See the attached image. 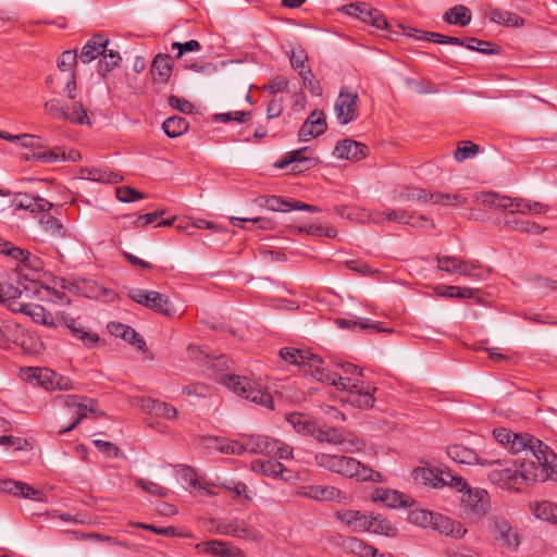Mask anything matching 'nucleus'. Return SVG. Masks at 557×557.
Listing matches in <instances>:
<instances>
[{"mask_svg":"<svg viewBox=\"0 0 557 557\" xmlns=\"http://www.w3.org/2000/svg\"><path fill=\"white\" fill-rule=\"evenodd\" d=\"M434 515L435 512L425 509L413 510L410 512V520L420 527L431 529Z\"/></svg>","mask_w":557,"mask_h":557,"instance_id":"nucleus-57","label":"nucleus"},{"mask_svg":"<svg viewBox=\"0 0 557 557\" xmlns=\"http://www.w3.org/2000/svg\"><path fill=\"white\" fill-rule=\"evenodd\" d=\"M17 209L27 210L32 213L48 212L53 205L47 199L28 194H17L14 199Z\"/></svg>","mask_w":557,"mask_h":557,"instance_id":"nucleus-27","label":"nucleus"},{"mask_svg":"<svg viewBox=\"0 0 557 557\" xmlns=\"http://www.w3.org/2000/svg\"><path fill=\"white\" fill-rule=\"evenodd\" d=\"M75 413L76 418L74 421L69 426L61 429L59 431L60 434H64L74 430L82 420L87 419L90 414H94L96 418L104 416V412L99 410L98 400L87 397H84V399L81 401L77 409L75 410Z\"/></svg>","mask_w":557,"mask_h":557,"instance_id":"nucleus-24","label":"nucleus"},{"mask_svg":"<svg viewBox=\"0 0 557 557\" xmlns=\"http://www.w3.org/2000/svg\"><path fill=\"white\" fill-rule=\"evenodd\" d=\"M25 286H14L12 284H0V304L7 307L14 313L22 312L25 308V302L22 301Z\"/></svg>","mask_w":557,"mask_h":557,"instance_id":"nucleus-21","label":"nucleus"},{"mask_svg":"<svg viewBox=\"0 0 557 557\" xmlns=\"http://www.w3.org/2000/svg\"><path fill=\"white\" fill-rule=\"evenodd\" d=\"M341 379H349L356 384V387H341L342 391L347 392L345 401L359 409H370L373 407L375 398L374 393L376 387L362 380L363 370L356 364L349 362H342L338 364Z\"/></svg>","mask_w":557,"mask_h":557,"instance_id":"nucleus-2","label":"nucleus"},{"mask_svg":"<svg viewBox=\"0 0 557 557\" xmlns=\"http://www.w3.org/2000/svg\"><path fill=\"white\" fill-rule=\"evenodd\" d=\"M162 128L169 137L175 138L187 132L188 122L185 117L172 116L163 122Z\"/></svg>","mask_w":557,"mask_h":557,"instance_id":"nucleus-43","label":"nucleus"},{"mask_svg":"<svg viewBox=\"0 0 557 557\" xmlns=\"http://www.w3.org/2000/svg\"><path fill=\"white\" fill-rule=\"evenodd\" d=\"M339 547L358 557H377L379 550L368 542L355 536H339Z\"/></svg>","mask_w":557,"mask_h":557,"instance_id":"nucleus-20","label":"nucleus"},{"mask_svg":"<svg viewBox=\"0 0 557 557\" xmlns=\"http://www.w3.org/2000/svg\"><path fill=\"white\" fill-rule=\"evenodd\" d=\"M490 531L494 541L503 548L515 552L520 546L518 531L503 517L494 516L490 519Z\"/></svg>","mask_w":557,"mask_h":557,"instance_id":"nucleus-8","label":"nucleus"},{"mask_svg":"<svg viewBox=\"0 0 557 557\" xmlns=\"http://www.w3.org/2000/svg\"><path fill=\"white\" fill-rule=\"evenodd\" d=\"M108 329L112 335L123 338L139 349H144L146 346L144 338L129 325L120 322H111Z\"/></svg>","mask_w":557,"mask_h":557,"instance_id":"nucleus-35","label":"nucleus"},{"mask_svg":"<svg viewBox=\"0 0 557 557\" xmlns=\"http://www.w3.org/2000/svg\"><path fill=\"white\" fill-rule=\"evenodd\" d=\"M480 151V147L472 141H462L455 150L454 158L458 162H462L469 158L475 157Z\"/></svg>","mask_w":557,"mask_h":557,"instance_id":"nucleus-50","label":"nucleus"},{"mask_svg":"<svg viewBox=\"0 0 557 557\" xmlns=\"http://www.w3.org/2000/svg\"><path fill=\"white\" fill-rule=\"evenodd\" d=\"M88 177L92 181H98V182H111V183H116V182H120L122 180V177L119 175V174H115V173H112V172H107V171H101V170H98V169H91L88 171Z\"/></svg>","mask_w":557,"mask_h":557,"instance_id":"nucleus-62","label":"nucleus"},{"mask_svg":"<svg viewBox=\"0 0 557 557\" xmlns=\"http://www.w3.org/2000/svg\"><path fill=\"white\" fill-rule=\"evenodd\" d=\"M55 319L59 323L64 324L86 347H94L99 342V336L96 333L86 331L84 326L69 313L59 312Z\"/></svg>","mask_w":557,"mask_h":557,"instance_id":"nucleus-18","label":"nucleus"},{"mask_svg":"<svg viewBox=\"0 0 557 557\" xmlns=\"http://www.w3.org/2000/svg\"><path fill=\"white\" fill-rule=\"evenodd\" d=\"M337 323L342 327L359 326L362 330L370 329V330H374L376 332L382 331V329L379 326L377 323H373L369 319H359V320L338 319Z\"/></svg>","mask_w":557,"mask_h":557,"instance_id":"nucleus-56","label":"nucleus"},{"mask_svg":"<svg viewBox=\"0 0 557 557\" xmlns=\"http://www.w3.org/2000/svg\"><path fill=\"white\" fill-rule=\"evenodd\" d=\"M128 297L133 301L163 315L173 317L175 314V309L169 297L159 292L133 288L128 292Z\"/></svg>","mask_w":557,"mask_h":557,"instance_id":"nucleus-7","label":"nucleus"},{"mask_svg":"<svg viewBox=\"0 0 557 557\" xmlns=\"http://www.w3.org/2000/svg\"><path fill=\"white\" fill-rule=\"evenodd\" d=\"M327 128L325 116L322 111H312L298 131L301 141H308L322 135Z\"/></svg>","mask_w":557,"mask_h":557,"instance_id":"nucleus-16","label":"nucleus"},{"mask_svg":"<svg viewBox=\"0 0 557 557\" xmlns=\"http://www.w3.org/2000/svg\"><path fill=\"white\" fill-rule=\"evenodd\" d=\"M334 111L339 124L346 125L358 117V95L342 89L335 101Z\"/></svg>","mask_w":557,"mask_h":557,"instance_id":"nucleus-10","label":"nucleus"},{"mask_svg":"<svg viewBox=\"0 0 557 557\" xmlns=\"http://www.w3.org/2000/svg\"><path fill=\"white\" fill-rule=\"evenodd\" d=\"M212 524L211 531L220 534V535H230L237 539L246 540V541H260V533L253 529H251L245 521L243 520H232V521H221V520H211Z\"/></svg>","mask_w":557,"mask_h":557,"instance_id":"nucleus-9","label":"nucleus"},{"mask_svg":"<svg viewBox=\"0 0 557 557\" xmlns=\"http://www.w3.org/2000/svg\"><path fill=\"white\" fill-rule=\"evenodd\" d=\"M368 521L370 522L369 532L388 537H395L398 534V529L382 515H370Z\"/></svg>","mask_w":557,"mask_h":557,"instance_id":"nucleus-39","label":"nucleus"},{"mask_svg":"<svg viewBox=\"0 0 557 557\" xmlns=\"http://www.w3.org/2000/svg\"><path fill=\"white\" fill-rule=\"evenodd\" d=\"M109 45V39L101 33L92 35L83 46L81 53L77 54L81 62L87 64L96 60Z\"/></svg>","mask_w":557,"mask_h":557,"instance_id":"nucleus-22","label":"nucleus"},{"mask_svg":"<svg viewBox=\"0 0 557 557\" xmlns=\"http://www.w3.org/2000/svg\"><path fill=\"white\" fill-rule=\"evenodd\" d=\"M78 60L79 58L76 50H66L61 53L57 62L60 72L66 74V82L63 91L70 99H75L76 97V73L74 67Z\"/></svg>","mask_w":557,"mask_h":557,"instance_id":"nucleus-12","label":"nucleus"},{"mask_svg":"<svg viewBox=\"0 0 557 557\" xmlns=\"http://www.w3.org/2000/svg\"><path fill=\"white\" fill-rule=\"evenodd\" d=\"M44 230L53 237H65L66 231L62 223L54 216L48 215L40 221Z\"/></svg>","mask_w":557,"mask_h":557,"instance_id":"nucleus-49","label":"nucleus"},{"mask_svg":"<svg viewBox=\"0 0 557 557\" xmlns=\"http://www.w3.org/2000/svg\"><path fill=\"white\" fill-rule=\"evenodd\" d=\"M37 374L36 377L39 382V384L49 391H54V384H55V373L54 371L50 369H36Z\"/></svg>","mask_w":557,"mask_h":557,"instance_id":"nucleus-59","label":"nucleus"},{"mask_svg":"<svg viewBox=\"0 0 557 557\" xmlns=\"http://www.w3.org/2000/svg\"><path fill=\"white\" fill-rule=\"evenodd\" d=\"M299 75L301 76V78L304 81L305 87L307 89H309L311 94H313V95L321 94L322 89H321L320 83L317 79H314V75L312 74V72L309 69L300 70Z\"/></svg>","mask_w":557,"mask_h":557,"instance_id":"nucleus-61","label":"nucleus"},{"mask_svg":"<svg viewBox=\"0 0 557 557\" xmlns=\"http://www.w3.org/2000/svg\"><path fill=\"white\" fill-rule=\"evenodd\" d=\"M173 59L170 54L159 53L151 63V74L154 81L166 83L172 74Z\"/></svg>","mask_w":557,"mask_h":557,"instance_id":"nucleus-34","label":"nucleus"},{"mask_svg":"<svg viewBox=\"0 0 557 557\" xmlns=\"http://www.w3.org/2000/svg\"><path fill=\"white\" fill-rule=\"evenodd\" d=\"M81 158V153L76 150H70L66 154L61 148H53L45 151H34L30 156L26 154V160H37L42 163H54L59 161H76Z\"/></svg>","mask_w":557,"mask_h":557,"instance_id":"nucleus-26","label":"nucleus"},{"mask_svg":"<svg viewBox=\"0 0 557 557\" xmlns=\"http://www.w3.org/2000/svg\"><path fill=\"white\" fill-rule=\"evenodd\" d=\"M437 268L448 274H458L470 277L472 280H485L490 273L483 269L478 262L460 259L455 256L436 257Z\"/></svg>","mask_w":557,"mask_h":557,"instance_id":"nucleus-5","label":"nucleus"},{"mask_svg":"<svg viewBox=\"0 0 557 557\" xmlns=\"http://www.w3.org/2000/svg\"><path fill=\"white\" fill-rule=\"evenodd\" d=\"M230 222L233 226H240V227H245L243 225V223H245V222H251V223L258 224L259 227L262 230H272L274 227V223L272 220L267 219V218H261V216H257V218L232 216L230 219Z\"/></svg>","mask_w":557,"mask_h":557,"instance_id":"nucleus-52","label":"nucleus"},{"mask_svg":"<svg viewBox=\"0 0 557 557\" xmlns=\"http://www.w3.org/2000/svg\"><path fill=\"white\" fill-rule=\"evenodd\" d=\"M45 110L52 117L66 120V111L59 99H51L45 103Z\"/></svg>","mask_w":557,"mask_h":557,"instance_id":"nucleus-64","label":"nucleus"},{"mask_svg":"<svg viewBox=\"0 0 557 557\" xmlns=\"http://www.w3.org/2000/svg\"><path fill=\"white\" fill-rule=\"evenodd\" d=\"M443 475L445 480L442 481V486L448 485L461 493H465L470 487L467 481L459 475H454L450 472H443Z\"/></svg>","mask_w":557,"mask_h":557,"instance_id":"nucleus-58","label":"nucleus"},{"mask_svg":"<svg viewBox=\"0 0 557 557\" xmlns=\"http://www.w3.org/2000/svg\"><path fill=\"white\" fill-rule=\"evenodd\" d=\"M448 457L463 465H487L486 461L482 460L474 449L467 447L461 444H455L447 447Z\"/></svg>","mask_w":557,"mask_h":557,"instance_id":"nucleus-31","label":"nucleus"},{"mask_svg":"<svg viewBox=\"0 0 557 557\" xmlns=\"http://www.w3.org/2000/svg\"><path fill=\"white\" fill-rule=\"evenodd\" d=\"M101 55L102 59H100L98 62V72L102 76H106L109 72L119 65L121 55L119 52L108 49V47L106 48V51L101 53Z\"/></svg>","mask_w":557,"mask_h":557,"instance_id":"nucleus-45","label":"nucleus"},{"mask_svg":"<svg viewBox=\"0 0 557 557\" xmlns=\"http://www.w3.org/2000/svg\"><path fill=\"white\" fill-rule=\"evenodd\" d=\"M0 252L21 261L26 267H34L30 261L32 255L29 251L21 249L3 238H0Z\"/></svg>","mask_w":557,"mask_h":557,"instance_id":"nucleus-41","label":"nucleus"},{"mask_svg":"<svg viewBox=\"0 0 557 557\" xmlns=\"http://www.w3.org/2000/svg\"><path fill=\"white\" fill-rule=\"evenodd\" d=\"M314 465L344 478L356 479L359 482H383V476L380 472L363 465L354 457L317 453L314 455Z\"/></svg>","mask_w":557,"mask_h":557,"instance_id":"nucleus-1","label":"nucleus"},{"mask_svg":"<svg viewBox=\"0 0 557 557\" xmlns=\"http://www.w3.org/2000/svg\"><path fill=\"white\" fill-rule=\"evenodd\" d=\"M416 481L422 482L432 487H442V481L445 480L443 472L437 473L431 468H416L412 472Z\"/></svg>","mask_w":557,"mask_h":557,"instance_id":"nucleus-42","label":"nucleus"},{"mask_svg":"<svg viewBox=\"0 0 557 557\" xmlns=\"http://www.w3.org/2000/svg\"><path fill=\"white\" fill-rule=\"evenodd\" d=\"M196 549L216 557H245V553L228 542L211 540L196 545Z\"/></svg>","mask_w":557,"mask_h":557,"instance_id":"nucleus-19","label":"nucleus"},{"mask_svg":"<svg viewBox=\"0 0 557 557\" xmlns=\"http://www.w3.org/2000/svg\"><path fill=\"white\" fill-rule=\"evenodd\" d=\"M308 150V147H304L301 149L287 152L285 159L277 164L278 168H285L295 163V166L293 168L294 171L302 172L312 169L317 165L318 160L305 156V152Z\"/></svg>","mask_w":557,"mask_h":557,"instance_id":"nucleus-30","label":"nucleus"},{"mask_svg":"<svg viewBox=\"0 0 557 557\" xmlns=\"http://www.w3.org/2000/svg\"><path fill=\"white\" fill-rule=\"evenodd\" d=\"M384 214L389 221H395L403 224L417 225L416 223H411V220L413 219L412 214L405 210L388 209L384 211Z\"/></svg>","mask_w":557,"mask_h":557,"instance_id":"nucleus-63","label":"nucleus"},{"mask_svg":"<svg viewBox=\"0 0 557 557\" xmlns=\"http://www.w3.org/2000/svg\"><path fill=\"white\" fill-rule=\"evenodd\" d=\"M154 416L174 421L177 419L178 412L172 405L159 400L154 410Z\"/></svg>","mask_w":557,"mask_h":557,"instance_id":"nucleus-60","label":"nucleus"},{"mask_svg":"<svg viewBox=\"0 0 557 557\" xmlns=\"http://www.w3.org/2000/svg\"><path fill=\"white\" fill-rule=\"evenodd\" d=\"M263 206L272 211L288 212L293 210V201H287L280 196H268Z\"/></svg>","mask_w":557,"mask_h":557,"instance_id":"nucleus-51","label":"nucleus"},{"mask_svg":"<svg viewBox=\"0 0 557 557\" xmlns=\"http://www.w3.org/2000/svg\"><path fill=\"white\" fill-rule=\"evenodd\" d=\"M435 293L441 297L446 298H473L475 294V289L470 287H459V286H437L435 287Z\"/></svg>","mask_w":557,"mask_h":557,"instance_id":"nucleus-44","label":"nucleus"},{"mask_svg":"<svg viewBox=\"0 0 557 557\" xmlns=\"http://www.w3.org/2000/svg\"><path fill=\"white\" fill-rule=\"evenodd\" d=\"M460 502L463 515L473 521L483 519L491 510L490 495L482 488L468 487Z\"/></svg>","mask_w":557,"mask_h":557,"instance_id":"nucleus-6","label":"nucleus"},{"mask_svg":"<svg viewBox=\"0 0 557 557\" xmlns=\"http://www.w3.org/2000/svg\"><path fill=\"white\" fill-rule=\"evenodd\" d=\"M533 515L541 520L557 523V506L549 502L536 503Z\"/></svg>","mask_w":557,"mask_h":557,"instance_id":"nucleus-47","label":"nucleus"},{"mask_svg":"<svg viewBox=\"0 0 557 557\" xmlns=\"http://www.w3.org/2000/svg\"><path fill=\"white\" fill-rule=\"evenodd\" d=\"M368 147L352 139H343L335 146L334 154L339 159L359 161L366 158Z\"/></svg>","mask_w":557,"mask_h":557,"instance_id":"nucleus-23","label":"nucleus"},{"mask_svg":"<svg viewBox=\"0 0 557 557\" xmlns=\"http://www.w3.org/2000/svg\"><path fill=\"white\" fill-rule=\"evenodd\" d=\"M312 437L319 443H327L331 445H342L345 442V436L338 429L320 425L319 423H317Z\"/></svg>","mask_w":557,"mask_h":557,"instance_id":"nucleus-38","label":"nucleus"},{"mask_svg":"<svg viewBox=\"0 0 557 557\" xmlns=\"http://www.w3.org/2000/svg\"><path fill=\"white\" fill-rule=\"evenodd\" d=\"M66 120L76 124H89L87 111L82 102H75L72 112H66Z\"/></svg>","mask_w":557,"mask_h":557,"instance_id":"nucleus-55","label":"nucleus"},{"mask_svg":"<svg viewBox=\"0 0 557 557\" xmlns=\"http://www.w3.org/2000/svg\"><path fill=\"white\" fill-rule=\"evenodd\" d=\"M220 382L239 397L269 410L274 409L272 395L260 383L236 374L222 375Z\"/></svg>","mask_w":557,"mask_h":557,"instance_id":"nucleus-3","label":"nucleus"},{"mask_svg":"<svg viewBox=\"0 0 557 557\" xmlns=\"http://www.w3.org/2000/svg\"><path fill=\"white\" fill-rule=\"evenodd\" d=\"M281 447V441L264 435H249L248 448L252 454L274 456Z\"/></svg>","mask_w":557,"mask_h":557,"instance_id":"nucleus-32","label":"nucleus"},{"mask_svg":"<svg viewBox=\"0 0 557 557\" xmlns=\"http://www.w3.org/2000/svg\"><path fill=\"white\" fill-rule=\"evenodd\" d=\"M335 518L352 532L364 533L370 531L369 516L360 510L341 509L335 512Z\"/></svg>","mask_w":557,"mask_h":557,"instance_id":"nucleus-17","label":"nucleus"},{"mask_svg":"<svg viewBox=\"0 0 557 557\" xmlns=\"http://www.w3.org/2000/svg\"><path fill=\"white\" fill-rule=\"evenodd\" d=\"M286 421L297 433L306 436H313L317 422L310 420L304 413L292 412L286 416Z\"/></svg>","mask_w":557,"mask_h":557,"instance_id":"nucleus-37","label":"nucleus"},{"mask_svg":"<svg viewBox=\"0 0 557 557\" xmlns=\"http://www.w3.org/2000/svg\"><path fill=\"white\" fill-rule=\"evenodd\" d=\"M116 198L122 202H133L145 198V195L129 186L117 187Z\"/></svg>","mask_w":557,"mask_h":557,"instance_id":"nucleus-54","label":"nucleus"},{"mask_svg":"<svg viewBox=\"0 0 557 557\" xmlns=\"http://www.w3.org/2000/svg\"><path fill=\"white\" fill-rule=\"evenodd\" d=\"M322 359L321 357H317L312 359V362L310 363V370H306V374L311 375L315 380L335 386L338 389L341 387H356V384L352 385V381L345 377L341 379L338 376V373L327 371L326 369L322 368Z\"/></svg>","mask_w":557,"mask_h":557,"instance_id":"nucleus-15","label":"nucleus"},{"mask_svg":"<svg viewBox=\"0 0 557 557\" xmlns=\"http://www.w3.org/2000/svg\"><path fill=\"white\" fill-rule=\"evenodd\" d=\"M443 20L448 24L465 27L471 22V11L462 4H457L444 14Z\"/></svg>","mask_w":557,"mask_h":557,"instance_id":"nucleus-40","label":"nucleus"},{"mask_svg":"<svg viewBox=\"0 0 557 557\" xmlns=\"http://www.w3.org/2000/svg\"><path fill=\"white\" fill-rule=\"evenodd\" d=\"M248 436L245 435L240 441L235 440H222L220 450L224 454L242 455L244 453H250L248 448Z\"/></svg>","mask_w":557,"mask_h":557,"instance_id":"nucleus-46","label":"nucleus"},{"mask_svg":"<svg viewBox=\"0 0 557 557\" xmlns=\"http://www.w3.org/2000/svg\"><path fill=\"white\" fill-rule=\"evenodd\" d=\"M299 494L319 502L347 503L350 499L346 492L335 486L308 485L301 487Z\"/></svg>","mask_w":557,"mask_h":557,"instance_id":"nucleus-14","label":"nucleus"},{"mask_svg":"<svg viewBox=\"0 0 557 557\" xmlns=\"http://www.w3.org/2000/svg\"><path fill=\"white\" fill-rule=\"evenodd\" d=\"M371 499L384 503L391 508L410 506V497L389 488H375L371 494Z\"/></svg>","mask_w":557,"mask_h":557,"instance_id":"nucleus-29","label":"nucleus"},{"mask_svg":"<svg viewBox=\"0 0 557 557\" xmlns=\"http://www.w3.org/2000/svg\"><path fill=\"white\" fill-rule=\"evenodd\" d=\"M540 442H541L540 440L531 436L528 433H524V434L513 433V436L508 446V449H510L513 454L524 453L525 460L529 462V460L533 459V457L535 455V450H536L535 446Z\"/></svg>","mask_w":557,"mask_h":557,"instance_id":"nucleus-28","label":"nucleus"},{"mask_svg":"<svg viewBox=\"0 0 557 557\" xmlns=\"http://www.w3.org/2000/svg\"><path fill=\"white\" fill-rule=\"evenodd\" d=\"M135 484L152 496L166 497L169 493L165 487L159 485L158 483L146 481L144 479H136Z\"/></svg>","mask_w":557,"mask_h":557,"instance_id":"nucleus-53","label":"nucleus"},{"mask_svg":"<svg viewBox=\"0 0 557 557\" xmlns=\"http://www.w3.org/2000/svg\"><path fill=\"white\" fill-rule=\"evenodd\" d=\"M347 14L356 16L361 22L370 24L377 29H384L388 23L383 14L368 3H351L345 7Z\"/></svg>","mask_w":557,"mask_h":557,"instance_id":"nucleus-13","label":"nucleus"},{"mask_svg":"<svg viewBox=\"0 0 557 557\" xmlns=\"http://www.w3.org/2000/svg\"><path fill=\"white\" fill-rule=\"evenodd\" d=\"M535 447V455L529 460L531 470L539 473V479H544L548 470L557 473V455L542 441Z\"/></svg>","mask_w":557,"mask_h":557,"instance_id":"nucleus-11","label":"nucleus"},{"mask_svg":"<svg viewBox=\"0 0 557 557\" xmlns=\"http://www.w3.org/2000/svg\"><path fill=\"white\" fill-rule=\"evenodd\" d=\"M490 480L502 490L521 492L539 479V473L532 471L522 462L520 467L495 469L488 474Z\"/></svg>","mask_w":557,"mask_h":557,"instance_id":"nucleus-4","label":"nucleus"},{"mask_svg":"<svg viewBox=\"0 0 557 557\" xmlns=\"http://www.w3.org/2000/svg\"><path fill=\"white\" fill-rule=\"evenodd\" d=\"M280 356L282 359L290 364L299 366L302 368V371L306 373V370H310V363L313 358H317V355H313L307 350L285 347L280 350Z\"/></svg>","mask_w":557,"mask_h":557,"instance_id":"nucleus-33","label":"nucleus"},{"mask_svg":"<svg viewBox=\"0 0 557 557\" xmlns=\"http://www.w3.org/2000/svg\"><path fill=\"white\" fill-rule=\"evenodd\" d=\"M431 529L441 534L450 535L455 539H461L467 533V529L460 522L441 513H435L432 520Z\"/></svg>","mask_w":557,"mask_h":557,"instance_id":"nucleus-25","label":"nucleus"},{"mask_svg":"<svg viewBox=\"0 0 557 557\" xmlns=\"http://www.w3.org/2000/svg\"><path fill=\"white\" fill-rule=\"evenodd\" d=\"M507 224L515 231L525 234H543L547 228L540 226L535 222L522 220H509Z\"/></svg>","mask_w":557,"mask_h":557,"instance_id":"nucleus-48","label":"nucleus"},{"mask_svg":"<svg viewBox=\"0 0 557 557\" xmlns=\"http://www.w3.org/2000/svg\"><path fill=\"white\" fill-rule=\"evenodd\" d=\"M250 469L262 475L281 479H285L284 472L287 471L280 461L272 459H256L251 462Z\"/></svg>","mask_w":557,"mask_h":557,"instance_id":"nucleus-36","label":"nucleus"}]
</instances>
